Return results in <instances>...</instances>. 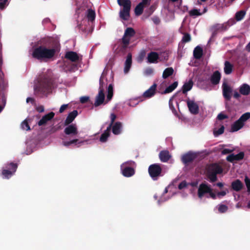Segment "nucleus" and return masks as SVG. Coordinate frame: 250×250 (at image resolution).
Returning a JSON list of instances; mask_svg holds the SVG:
<instances>
[{
	"mask_svg": "<svg viewBox=\"0 0 250 250\" xmlns=\"http://www.w3.org/2000/svg\"><path fill=\"white\" fill-rule=\"evenodd\" d=\"M68 104H62L60 109H59V112L62 113L67 107H68Z\"/></svg>",
	"mask_w": 250,
	"mask_h": 250,
	"instance_id": "nucleus-61",
	"label": "nucleus"
},
{
	"mask_svg": "<svg viewBox=\"0 0 250 250\" xmlns=\"http://www.w3.org/2000/svg\"><path fill=\"white\" fill-rule=\"evenodd\" d=\"M6 96L4 93H0V105L5 106Z\"/></svg>",
	"mask_w": 250,
	"mask_h": 250,
	"instance_id": "nucleus-44",
	"label": "nucleus"
},
{
	"mask_svg": "<svg viewBox=\"0 0 250 250\" xmlns=\"http://www.w3.org/2000/svg\"><path fill=\"white\" fill-rule=\"evenodd\" d=\"M224 72L229 75L231 73L233 69V65L229 61H226L224 64Z\"/></svg>",
	"mask_w": 250,
	"mask_h": 250,
	"instance_id": "nucleus-34",
	"label": "nucleus"
},
{
	"mask_svg": "<svg viewBox=\"0 0 250 250\" xmlns=\"http://www.w3.org/2000/svg\"><path fill=\"white\" fill-rule=\"evenodd\" d=\"M178 83L177 81L174 82L171 85L167 87L165 90L162 92V94H166L172 92L178 86Z\"/></svg>",
	"mask_w": 250,
	"mask_h": 250,
	"instance_id": "nucleus-32",
	"label": "nucleus"
},
{
	"mask_svg": "<svg viewBox=\"0 0 250 250\" xmlns=\"http://www.w3.org/2000/svg\"><path fill=\"white\" fill-rule=\"evenodd\" d=\"M207 176L211 183L215 182L217 180V174L215 173H207Z\"/></svg>",
	"mask_w": 250,
	"mask_h": 250,
	"instance_id": "nucleus-42",
	"label": "nucleus"
},
{
	"mask_svg": "<svg viewBox=\"0 0 250 250\" xmlns=\"http://www.w3.org/2000/svg\"><path fill=\"white\" fill-rule=\"evenodd\" d=\"M227 159V160L228 162H231V163L235 161V159H234V154H231L228 155L227 157V159Z\"/></svg>",
	"mask_w": 250,
	"mask_h": 250,
	"instance_id": "nucleus-57",
	"label": "nucleus"
},
{
	"mask_svg": "<svg viewBox=\"0 0 250 250\" xmlns=\"http://www.w3.org/2000/svg\"><path fill=\"white\" fill-rule=\"evenodd\" d=\"M132 64V57L130 54L127 55L126 61L125 62V66L124 68V72L125 73H128Z\"/></svg>",
	"mask_w": 250,
	"mask_h": 250,
	"instance_id": "nucleus-28",
	"label": "nucleus"
},
{
	"mask_svg": "<svg viewBox=\"0 0 250 250\" xmlns=\"http://www.w3.org/2000/svg\"><path fill=\"white\" fill-rule=\"evenodd\" d=\"M146 56V52L145 51H142L137 58V60L138 62H141L144 60L145 57Z\"/></svg>",
	"mask_w": 250,
	"mask_h": 250,
	"instance_id": "nucleus-51",
	"label": "nucleus"
},
{
	"mask_svg": "<svg viewBox=\"0 0 250 250\" xmlns=\"http://www.w3.org/2000/svg\"><path fill=\"white\" fill-rule=\"evenodd\" d=\"M36 109L38 112H39L40 113L43 112L44 111V108L43 105H40V106L36 107Z\"/></svg>",
	"mask_w": 250,
	"mask_h": 250,
	"instance_id": "nucleus-60",
	"label": "nucleus"
},
{
	"mask_svg": "<svg viewBox=\"0 0 250 250\" xmlns=\"http://www.w3.org/2000/svg\"><path fill=\"white\" fill-rule=\"evenodd\" d=\"M228 207L225 205H220L218 207V211L220 213H224L227 211Z\"/></svg>",
	"mask_w": 250,
	"mask_h": 250,
	"instance_id": "nucleus-48",
	"label": "nucleus"
},
{
	"mask_svg": "<svg viewBox=\"0 0 250 250\" xmlns=\"http://www.w3.org/2000/svg\"><path fill=\"white\" fill-rule=\"evenodd\" d=\"M58 52L57 43L50 38H44L41 41V45L33 49V58L46 62L52 60Z\"/></svg>",
	"mask_w": 250,
	"mask_h": 250,
	"instance_id": "nucleus-1",
	"label": "nucleus"
},
{
	"mask_svg": "<svg viewBox=\"0 0 250 250\" xmlns=\"http://www.w3.org/2000/svg\"><path fill=\"white\" fill-rule=\"evenodd\" d=\"M183 35H184V36H183V37L182 38V41L183 42L187 43V42H189L191 41V36L189 33H184L183 34Z\"/></svg>",
	"mask_w": 250,
	"mask_h": 250,
	"instance_id": "nucleus-43",
	"label": "nucleus"
},
{
	"mask_svg": "<svg viewBox=\"0 0 250 250\" xmlns=\"http://www.w3.org/2000/svg\"><path fill=\"white\" fill-rule=\"evenodd\" d=\"M104 73H103L99 80V90H102V91H104V83L103 81Z\"/></svg>",
	"mask_w": 250,
	"mask_h": 250,
	"instance_id": "nucleus-47",
	"label": "nucleus"
},
{
	"mask_svg": "<svg viewBox=\"0 0 250 250\" xmlns=\"http://www.w3.org/2000/svg\"><path fill=\"white\" fill-rule=\"evenodd\" d=\"M239 92L241 94L247 96L250 93V86L247 83H243L239 87Z\"/></svg>",
	"mask_w": 250,
	"mask_h": 250,
	"instance_id": "nucleus-24",
	"label": "nucleus"
},
{
	"mask_svg": "<svg viewBox=\"0 0 250 250\" xmlns=\"http://www.w3.org/2000/svg\"><path fill=\"white\" fill-rule=\"evenodd\" d=\"M203 49L199 46H196L193 50V56L196 59H200L203 55Z\"/></svg>",
	"mask_w": 250,
	"mask_h": 250,
	"instance_id": "nucleus-30",
	"label": "nucleus"
},
{
	"mask_svg": "<svg viewBox=\"0 0 250 250\" xmlns=\"http://www.w3.org/2000/svg\"><path fill=\"white\" fill-rule=\"evenodd\" d=\"M147 62L149 63H155L159 59V55L157 52H151L147 55Z\"/></svg>",
	"mask_w": 250,
	"mask_h": 250,
	"instance_id": "nucleus-26",
	"label": "nucleus"
},
{
	"mask_svg": "<svg viewBox=\"0 0 250 250\" xmlns=\"http://www.w3.org/2000/svg\"><path fill=\"white\" fill-rule=\"evenodd\" d=\"M159 157L162 162L166 163L171 158V155L168 150H164L160 151L159 154Z\"/></svg>",
	"mask_w": 250,
	"mask_h": 250,
	"instance_id": "nucleus-19",
	"label": "nucleus"
},
{
	"mask_svg": "<svg viewBox=\"0 0 250 250\" xmlns=\"http://www.w3.org/2000/svg\"><path fill=\"white\" fill-rule=\"evenodd\" d=\"M118 4L120 6L127 5H131V2L130 0H117Z\"/></svg>",
	"mask_w": 250,
	"mask_h": 250,
	"instance_id": "nucleus-46",
	"label": "nucleus"
},
{
	"mask_svg": "<svg viewBox=\"0 0 250 250\" xmlns=\"http://www.w3.org/2000/svg\"><path fill=\"white\" fill-rule=\"evenodd\" d=\"M113 93L110 92H107L106 101L105 102L104 104L107 103L110 101L113 97Z\"/></svg>",
	"mask_w": 250,
	"mask_h": 250,
	"instance_id": "nucleus-58",
	"label": "nucleus"
},
{
	"mask_svg": "<svg viewBox=\"0 0 250 250\" xmlns=\"http://www.w3.org/2000/svg\"><path fill=\"white\" fill-rule=\"evenodd\" d=\"M135 31L131 27H127L121 39V49L125 50L126 49L130 43V38L134 36Z\"/></svg>",
	"mask_w": 250,
	"mask_h": 250,
	"instance_id": "nucleus-6",
	"label": "nucleus"
},
{
	"mask_svg": "<svg viewBox=\"0 0 250 250\" xmlns=\"http://www.w3.org/2000/svg\"><path fill=\"white\" fill-rule=\"evenodd\" d=\"M18 165L14 163H10L5 165V169L2 170L1 174L4 178H10L16 172Z\"/></svg>",
	"mask_w": 250,
	"mask_h": 250,
	"instance_id": "nucleus-10",
	"label": "nucleus"
},
{
	"mask_svg": "<svg viewBox=\"0 0 250 250\" xmlns=\"http://www.w3.org/2000/svg\"><path fill=\"white\" fill-rule=\"evenodd\" d=\"M79 102L81 104H88L90 108H93V104L90 100V97L88 96L81 97L79 98Z\"/></svg>",
	"mask_w": 250,
	"mask_h": 250,
	"instance_id": "nucleus-35",
	"label": "nucleus"
},
{
	"mask_svg": "<svg viewBox=\"0 0 250 250\" xmlns=\"http://www.w3.org/2000/svg\"><path fill=\"white\" fill-rule=\"evenodd\" d=\"M145 7L141 5V4L139 3L134 9V12L136 16H140L143 13L144 11Z\"/></svg>",
	"mask_w": 250,
	"mask_h": 250,
	"instance_id": "nucleus-38",
	"label": "nucleus"
},
{
	"mask_svg": "<svg viewBox=\"0 0 250 250\" xmlns=\"http://www.w3.org/2000/svg\"><path fill=\"white\" fill-rule=\"evenodd\" d=\"M7 5L8 0H0V9H4Z\"/></svg>",
	"mask_w": 250,
	"mask_h": 250,
	"instance_id": "nucleus-53",
	"label": "nucleus"
},
{
	"mask_svg": "<svg viewBox=\"0 0 250 250\" xmlns=\"http://www.w3.org/2000/svg\"><path fill=\"white\" fill-rule=\"evenodd\" d=\"M211 188L210 185L206 183H202L200 184L197 192V195L200 199H202L206 194L210 192Z\"/></svg>",
	"mask_w": 250,
	"mask_h": 250,
	"instance_id": "nucleus-11",
	"label": "nucleus"
},
{
	"mask_svg": "<svg viewBox=\"0 0 250 250\" xmlns=\"http://www.w3.org/2000/svg\"><path fill=\"white\" fill-rule=\"evenodd\" d=\"M235 19H230L228 21L225 22L224 23L227 26V28L228 29L230 26L234 24L236 22Z\"/></svg>",
	"mask_w": 250,
	"mask_h": 250,
	"instance_id": "nucleus-50",
	"label": "nucleus"
},
{
	"mask_svg": "<svg viewBox=\"0 0 250 250\" xmlns=\"http://www.w3.org/2000/svg\"><path fill=\"white\" fill-rule=\"evenodd\" d=\"M174 73V69L172 67H169L166 68L163 71L162 77L164 79H166L172 76Z\"/></svg>",
	"mask_w": 250,
	"mask_h": 250,
	"instance_id": "nucleus-31",
	"label": "nucleus"
},
{
	"mask_svg": "<svg viewBox=\"0 0 250 250\" xmlns=\"http://www.w3.org/2000/svg\"><path fill=\"white\" fill-rule=\"evenodd\" d=\"M197 157L195 153L189 152L182 157V161L186 165L192 162Z\"/></svg>",
	"mask_w": 250,
	"mask_h": 250,
	"instance_id": "nucleus-12",
	"label": "nucleus"
},
{
	"mask_svg": "<svg viewBox=\"0 0 250 250\" xmlns=\"http://www.w3.org/2000/svg\"><path fill=\"white\" fill-rule=\"evenodd\" d=\"M111 129V128H110V127H107L106 129L104 130L100 137V141L101 142H105L107 141L108 137L110 135V131Z\"/></svg>",
	"mask_w": 250,
	"mask_h": 250,
	"instance_id": "nucleus-33",
	"label": "nucleus"
},
{
	"mask_svg": "<svg viewBox=\"0 0 250 250\" xmlns=\"http://www.w3.org/2000/svg\"><path fill=\"white\" fill-rule=\"evenodd\" d=\"M245 15L246 11L244 10H241L236 12L235 15V18L236 21H241L244 18Z\"/></svg>",
	"mask_w": 250,
	"mask_h": 250,
	"instance_id": "nucleus-37",
	"label": "nucleus"
},
{
	"mask_svg": "<svg viewBox=\"0 0 250 250\" xmlns=\"http://www.w3.org/2000/svg\"><path fill=\"white\" fill-rule=\"evenodd\" d=\"M116 118H117V116L114 113L111 114V115H110L111 121H110V123L108 127H110V128H111L113 124H114V121L116 120Z\"/></svg>",
	"mask_w": 250,
	"mask_h": 250,
	"instance_id": "nucleus-52",
	"label": "nucleus"
},
{
	"mask_svg": "<svg viewBox=\"0 0 250 250\" xmlns=\"http://www.w3.org/2000/svg\"><path fill=\"white\" fill-rule=\"evenodd\" d=\"M221 79V74L218 71H215L210 77V82L216 85L219 83Z\"/></svg>",
	"mask_w": 250,
	"mask_h": 250,
	"instance_id": "nucleus-25",
	"label": "nucleus"
},
{
	"mask_svg": "<svg viewBox=\"0 0 250 250\" xmlns=\"http://www.w3.org/2000/svg\"><path fill=\"white\" fill-rule=\"evenodd\" d=\"M52 84L51 79L49 77H44L41 81L39 85L35 88V90L43 94L51 90Z\"/></svg>",
	"mask_w": 250,
	"mask_h": 250,
	"instance_id": "nucleus-5",
	"label": "nucleus"
},
{
	"mask_svg": "<svg viewBox=\"0 0 250 250\" xmlns=\"http://www.w3.org/2000/svg\"><path fill=\"white\" fill-rule=\"evenodd\" d=\"M231 187L233 190L239 191L242 189L243 184L240 180L237 179L231 183Z\"/></svg>",
	"mask_w": 250,
	"mask_h": 250,
	"instance_id": "nucleus-23",
	"label": "nucleus"
},
{
	"mask_svg": "<svg viewBox=\"0 0 250 250\" xmlns=\"http://www.w3.org/2000/svg\"><path fill=\"white\" fill-rule=\"evenodd\" d=\"M225 127L223 125L221 126L217 130L214 131L215 136H218L223 134L224 132Z\"/></svg>",
	"mask_w": 250,
	"mask_h": 250,
	"instance_id": "nucleus-49",
	"label": "nucleus"
},
{
	"mask_svg": "<svg viewBox=\"0 0 250 250\" xmlns=\"http://www.w3.org/2000/svg\"><path fill=\"white\" fill-rule=\"evenodd\" d=\"M85 18L83 19L79 24V30L83 33L84 38L91 34L93 30V22L95 21L96 13L94 10L88 8L86 11Z\"/></svg>",
	"mask_w": 250,
	"mask_h": 250,
	"instance_id": "nucleus-2",
	"label": "nucleus"
},
{
	"mask_svg": "<svg viewBox=\"0 0 250 250\" xmlns=\"http://www.w3.org/2000/svg\"><path fill=\"white\" fill-rule=\"evenodd\" d=\"M250 118V112L243 114L238 120L236 121L232 125L231 130L236 132L241 129L244 125L245 123Z\"/></svg>",
	"mask_w": 250,
	"mask_h": 250,
	"instance_id": "nucleus-7",
	"label": "nucleus"
},
{
	"mask_svg": "<svg viewBox=\"0 0 250 250\" xmlns=\"http://www.w3.org/2000/svg\"><path fill=\"white\" fill-rule=\"evenodd\" d=\"M152 20L153 22L156 25L159 24L161 22L160 19L157 17H153Z\"/></svg>",
	"mask_w": 250,
	"mask_h": 250,
	"instance_id": "nucleus-62",
	"label": "nucleus"
},
{
	"mask_svg": "<svg viewBox=\"0 0 250 250\" xmlns=\"http://www.w3.org/2000/svg\"><path fill=\"white\" fill-rule=\"evenodd\" d=\"M105 101V95L104 91H102V90H99L98 95L96 96L95 101L94 104V105L95 107L99 106L102 104H104Z\"/></svg>",
	"mask_w": 250,
	"mask_h": 250,
	"instance_id": "nucleus-16",
	"label": "nucleus"
},
{
	"mask_svg": "<svg viewBox=\"0 0 250 250\" xmlns=\"http://www.w3.org/2000/svg\"><path fill=\"white\" fill-rule=\"evenodd\" d=\"M148 172L150 177L154 181L157 180L162 176V168L159 164H154L150 165Z\"/></svg>",
	"mask_w": 250,
	"mask_h": 250,
	"instance_id": "nucleus-8",
	"label": "nucleus"
},
{
	"mask_svg": "<svg viewBox=\"0 0 250 250\" xmlns=\"http://www.w3.org/2000/svg\"><path fill=\"white\" fill-rule=\"evenodd\" d=\"M135 163L134 161H128L121 165L122 174L126 177H130L135 174V169L133 168Z\"/></svg>",
	"mask_w": 250,
	"mask_h": 250,
	"instance_id": "nucleus-4",
	"label": "nucleus"
},
{
	"mask_svg": "<svg viewBox=\"0 0 250 250\" xmlns=\"http://www.w3.org/2000/svg\"><path fill=\"white\" fill-rule=\"evenodd\" d=\"M212 29H215L218 32L225 31L228 30L227 26L224 23L223 24H215L212 26Z\"/></svg>",
	"mask_w": 250,
	"mask_h": 250,
	"instance_id": "nucleus-36",
	"label": "nucleus"
},
{
	"mask_svg": "<svg viewBox=\"0 0 250 250\" xmlns=\"http://www.w3.org/2000/svg\"><path fill=\"white\" fill-rule=\"evenodd\" d=\"M217 118L218 120L221 121L226 119H228V116L225 114H223L222 113H220L218 115Z\"/></svg>",
	"mask_w": 250,
	"mask_h": 250,
	"instance_id": "nucleus-54",
	"label": "nucleus"
},
{
	"mask_svg": "<svg viewBox=\"0 0 250 250\" xmlns=\"http://www.w3.org/2000/svg\"><path fill=\"white\" fill-rule=\"evenodd\" d=\"M153 69L150 67L147 68L145 71V74L146 75H150L153 73Z\"/></svg>",
	"mask_w": 250,
	"mask_h": 250,
	"instance_id": "nucleus-55",
	"label": "nucleus"
},
{
	"mask_svg": "<svg viewBox=\"0 0 250 250\" xmlns=\"http://www.w3.org/2000/svg\"><path fill=\"white\" fill-rule=\"evenodd\" d=\"M150 1L151 0H142L139 3L145 7L150 4Z\"/></svg>",
	"mask_w": 250,
	"mask_h": 250,
	"instance_id": "nucleus-59",
	"label": "nucleus"
},
{
	"mask_svg": "<svg viewBox=\"0 0 250 250\" xmlns=\"http://www.w3.org/2000/svg\"><path fill=\"white\" fill-rule=\"evenodd\" d=\"M187 104L191 113L196 115L199 113V106L194 101L188 99L187 100Z\"/></svg>",
	"mask_w": 250,
	"mask_h": 250,
	"instance_id": "nucleus-14",
	"label": "nucleus"
},
{
	"mask_svg": "<svg viewBox=\"0 0 250 250\" xmlns=\"http://www.w3.org/2000/svg\"><path fill=\"white\" fill-rule=\"evenodd\" d=\"M55 113L53 112H51L44 116L38 122V125L39 126L44 125L46 123L51 120L54 117Z\"/></svg>",
	"mask_w": 250,
	"mask_h": 250,
	"instance_id": "nucleus-18",
	"label": "nucleus"
},
{
	"mask_svg": "<svg viewBox=\"0 0 250 250\" xmlns=\"http://www.w3.org/2000/svg\"><path fill=\"white\" fill-rule=\"evenodd\" d=\"M223 172L222 168L217 164H211L208 168L207 173L221 174Z\"/></svg>",
	"mask_w": 250,
	"mask_h": 250,
	"instance_id": "nucleus-17",
	"label": "nucleus"
},
{
	"mask_svg": "<svg viewBox=\"0 0 250 250\" xmlns=\"http://www.w3.org/2000/svg\"><path fill=\"white\" fill-rule=\"evenodd\" d=\"M77 115L78 111L76 110H74L72 112L69 113L64 122V125H70L74 121Z\"/></svg>",
	"mask_w": 250,
	"mask_h": 250,
	"instance_id": "nucleus-20",
	"label": "nucleus"
},
{
	"mask_svg": "<svg viewBox=\"0 0 250 250\" xmlns=\"http://www.w3.org/2000/svg\"><path fill=\"white\" fill-rule=\"evenodd\" d=\"M245 182L247 188H250V179H249L247 176L245 177Z\"/></svg>",
	"mask_w": 250,
	"mask_h": 250,
	"instance_id": "nucleus-63",
	"label": "nucleus"
},
{
	"mask_svg": "<svg viewBox=\"0 0 250 250\" xmlns=\"http://www.w3.org/2000/svg\"><path fill=\"white\" fill-rule=\"evenodd\" d=\"M188 184L186 181H183L181 182L178 185V188L179 189H182L183 188H186Z\"/></svg>",
	"mask_w": 250,
	"mask_h": 250,
	"instance_id": "nucleus-56",
	"label": "nucleus"
},
{
	"mask_svg": "<svg viewBox=\"0 0 250 250\" xmlns=\"http://www.w3.org/2000/svg\"><path fill=\"white\" fill-rule=\"evenodd\" d=\"M65 58L71 62L70 64L69 70L71 72L77 71L78 69L75 62L78 60V55L76 52L69 51L66 53Z\"/></svg>",
	"mask_w": 250,
	"mask_h": 250,
	"instance_id": "nucleus-9",
	"label": "nucleus"
},
{
	"mask_svg": "<svg viewBox=\"0 0 250 250\" xmlns=\"http://www.w3.org/2000/svg\"><path fill=\"white\" fill-rule=\"evenodd\" d=\"M232 150H230V149H229L228 148H225L222 150V153L223 154H226L230 153L232 152Z\"/></svg>",
	"mask_w": 250,
	"mask_h": 250,
	"instance_id": "nucleus-64",
	"label": "nucleus"
},
{
	"mask_svg": "<svg viewBox=\"0 0 250 250\" xmlns=\"http://www.w3.org/2000/svg\"><path fill=\"white\" fill-rule=\"evenodd\" d=\"M244 152H240L237 154L234 155V159L235 161H240L242 160L244 157Z\"/></svg>",
	"mask_w": 250,
	"mask_h": 250,
	"instance_id": "nucleus-45",
	"label": "nucleus"
},
{
	"mask_svg": "<svg viewBox=\"0 0 250 250\" xmlns=\"http://www.w3.org/2000/svg\"><path fill=\"white\" fill-rule=\"evenodd\" d=\"M122 6L123 8L120 12V17L125 21L128 20L130 17V10L131 5L125 4V5H122Z\"/></svg>",
	"mask_w": 250,
	"mask_h": 250,
	"instance_id": "nucleus-13",
	"label": "nucleus"
},
{
	"mask_svg": "<svg viewBox=\"0 0 250 250\" xmlns=\"http://www.w3.org/2000/svg\"><path fill=\"white\" fill-rule=\"evenodd\" d=\"M222 89L223 95L225 99L227 101H230L232 92L231 88L227 83H224L222 84Z\"/></svg>",
	"mask_w": 250,
	"mask_h": 250,
	"instance_id": "nucleus-15",
	"label": "nucleus"
},
{
	"mask_svg": "<svg viewBox=\"0 0 250 250\" xmlns=\"http://www.w3.org/2000/svg\"><path fill=\"white\" fill-rule=\"evenodd\" d=\"M122 124L120 122H117L113 124L111 127L112 132L114 135H119L122 131Z\"/></svg>",
	"mask_w": 250,
	"mask_h": 250,
	"instance_id": "nucleus-21",
	"label": "nucleus"
},
{
	"mask_svg": "<svg viewBox=\"0 0 250 250\" xmlns=\"http://www.w3.org/2000/svg\"><path fill=\"white\" fill-rule=\"evenodd\" d=\"M66 126L64 129V133L65 134L64 138L65 139H69V141H63V145L66 147L72 145H76L78 141V139L76 138L78 133L76 125L71 124Z\"/></svg>",
	"mask_w": 250,
	"mask_h": 250,
	"instance_id": "nucleus-3",
	"label": "nucleus"
},
{
	"mask_svg": "<svg viewBox=\"0 0 250 250\" xmlns=\"http://www.w3.org/2000/svg\"><path fill=\"white\" fill-rule=\"evenodd\" d=\"M28 121V120L27 119H26L21 123V127L23 130H25L26 131L31 130Z\"/></svg>",
	"mask_w": 250,
	"mask_h": 250,
	"instance_id": "nucleus-41",
	"label": "nucleus"
},
{
	"mask_svg": "<svg viewBox=\"0 0 250 250\" xmlns=\"http://www.w3.org/2000/svg\"><path fill=\"white\" fill-rule=\"evenodd\" d=\"M193 83L192 80H189L188 82H186L182 87V92L186 94L188 91L190 90L193 86Z\"/></svg>",
	"mask_w": 250,
	"mask_h": 250,
	"instance_id": "nucleus-29",
	"label": "nucleus"
},
{
	"mask_svg": "<svg viewBox=\"0 0 250 250\" xmlns=\"http://www.w3.org/2000/svg\"><path fill=\"white\" fill-rule=\"evenodd\" d=\"M157 84L154 83L150 88L146 90L143 94V96L145 98H150L154 95L156 92Z\"/></svg>",
	"mask_w": 250,
	"mask_h": 250,
	"instance_id": "nucleus-22",
	"label": "nucleus"
},
{
	"mask_svg": "<svg viewBox=\"0 0 250 250\" xmlns=\"http://www.w3.org/2000/svg\"><path fill=\"white\" fill-rule=\"evenodd\" d=\"M82 1L81 5L79 6V10H85V8H89L90 1L89 0H81Z\"/></svg>",
	"mask_w": 250,
	"mask_h": 250,
	"instance_id": "nucleus-39",
	"label": "nucleus"
},
{
	"mask_svg": "<svg viewBox=\"0 0 250 250\" xmlns=\"http://www.w3.org/2000/svg\"><path fill=\"white\" fill-rule=\"evenodd\" d=\"M202 15L200 12V10L197 9H193L189 11V15L190 17H197Z\"/></svg>",
	"mask_w": 250,
	"mask_h": 250,
	"instance_id": "nucleus-40",
	"label": "nucleus"
},
{
	"mask_svg": "<svg viewBox=\"0 0 250 250\" xmlns=\"http://www.w3.org/2000/svg\"><path fill=\"white\" fill-rule=\"evenodd\" d=\"M8 86V84L7 81L2 78H0V93H4L6 95Z\"/></svg>",
	"mask_w": 250,
	"mask_h": 250,
	"instance_id": "nucleus-27",
	"label": "nucleus"
}]
</instances>
